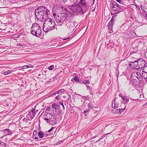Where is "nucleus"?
Here are the masks:
<instances>
[{
	"label": "nucleus",
	"instance_id": "nucleus-1",
	"mask_svg": "<svg viewBox=\"0 0 147 147\" xmlns=\"http://www.w3.org/2000/svg\"><path fill=\"white\" fill-rule=\"evenodd\" d=\"M50 14L49 10L44 6H40L35 10V15L38 20H45Z\"/></svg>",
	"mask_w": 147,
	"mask_h": 147
},
{
	"label": "nucleus",
	"instance_id": "nucleus-2",
	"mask_svg": "<svg viewBox=\"0 0 147 147\" xmlns=\"http://www.w3.org/2000/svg\"><path fill=\"white\" fill-rule=\"evenodd\" d=\"M43 26V29L44 31L47 32L53 29L57 28L55 27L54 20L50 18H47L45 19Z\"/></svg>",
	"mask_w": 147,
	"mask_h": 147
},
{
	"label": "nucleus",
	"instance_id": "nucleus-3",
	"mask_svg": "<svg viewBox=\"0 0 147 147\" xmlns=\"http://www.w3.org/2000/svg\"><path fill=\"white\" fill-rule=\"evenodd\" d=\"M131 62V63L129 65L131 67H133L134 69H136L139 71L147 67L146 61L142 59H140Z\"/></svg>",
	"mask_w": 147,
	"mask_h": 147
},
{
	"label": "nucleus",
	"instance_id": "nucleus-4",
	"mask_svg": "<svg viewBox=\"0 0 147 147\" xmlns=\"http://www.w3.org/2000/svg\"><path fill=\"white\" fill-rule=\"evenodd\" d=\"M52 107L55 110V112L57 114L60 113L61 111H63L65 110L63 102H60L59 104L54 103L52 105Z\"/></svg>",
	"mask_w": 147,
	"mask_h": 147
},
{
	"label": "nucleus",
	"instance_id": "nucleus-5",
	"mask_svg": "<svg viewBox=\"0 0 147 147\" xmlns=\"http://www.w3.org/2000/svg\"><path fill=\"white\" fill-rule=\"evenodd\" d=\"M69 8L74 12L77 14L82 13L83 14L84 13V12L83 11V9L81 7L78 5H71L69 6Z\"/></svg>",
	"mask_w": 147,
	"mask_h": 147
},
{
	"label": "nucleus",
	"instance_id": "nucleus-6",
	"mask_svg": "<svg viewBox=\"0 0 147 147\" xmlns=\"http://www.w3.org/2000/svg\"><path fill=\"white\" fill-rule=\"evenodd\" d=\"M123 8L121 5L117 3L116 2H113V6L112 8V12L114 13H117L120 12V10Z\"/></svg>",
	"mask_w": 147,
	"mask_h": 147
},
{
	"label": "nucleus",
	"instance_id": "nucleus-7",
	"mask_svg": "<svg viewBox=\"0 0 147 147\" xmlns=\"http://www.w3.org/2000/svg\"><path fill=\"white\" fill-rule=\"evenodd\" d=\"M54 17L58 25L60 26H62L66 20L65 16H62L61 15L58 16L57 15V16Z\"/></svg>",
	"mask_w": 147,
	"mask_h": 147
},
{
	"label": "nucleus",
	"instance_id": "nucleus-8",
	"mask_svg": "<svg viewBox=\"0 0 147 147\" xmlns=\"http://www.w3.org/2000/svg\"><path fill=\"white\" fill-rule=\"evenodd\" d=\"M63 7L59 4H57L52 9V11L53 16H57V14L61 11Z\"/></svg>",
	"mask_w": 147,
	"mask_h": 147
},
{
	"label": "nucleus",
	"instance_id": "nucleus-9",
	"mask_svg": "<svg viewBox=\"0 0 147 147\" xmlns=\"http://www.w3.org/2000/svg\"><path fill=\"white\" fill-rule=\"evenodd\" d=\"M40 28L39 25L37 24H33L31 28L32 34L34 35V34L36 33V32L38 31V30Z\"/></svg>",
	"mask_w": 147,
	"mask_h": 147
},
{
	"label": "nucleus",
	"instance_id": "nucleus-10",
	"mask_svg": "<svg viewBox=\"0 0 147 147\" xmlns=\"http://www.w3.org/2000/svg\"><path fill=\"white\" fill-rule=\"evenodd\" d=\"M46 122L53 125L56 124L57 119L55 116L52 115Z\"/></svg>",
	"mask_w": 147,
	"mask_h": 147
},
{
	"label": "nucleus",
	"instance_id": "nucleus-11",
	"mask_svg": "<svg viewBox=\"0 0 147 147\" xmlns=\"http://www.w3.org/2000/svg\"><path fill=\"white\" fill-rule=\"evenodd\" d=\"M52 115V114L49 113L45 112L43 115V119L47 122Z\"/></svg>",
	"mask_w": 147,
	"mask_h": 147
},
{
	"label": "nucleus",
	"instance_id": "nucleus-12",
	"mask_svg": "<svg viewBox=\"0 0 147 147\" xmlns=\"http://www.w3.org/2000/svg\"><path fill=\"white\" fill-rule=\"evenodd\" d=\"M66 26L67 27V29L69 30H73L75 27L74 23L72 22L67 23Z\"/></svg>",
	"mask_w": 147,
	"mask_h": 147
},
{
	"label": "nucleus",
	"instance_id": "nucleus-13",
	"mask_svg": "<svg viewBox=\"0 0 147 147\" xmlns=\"http://www.w3.org/2000/svg\"><path fill=\"white\" fill-rule=\"evenodd\" d=\"M130 78L131 81H135V80L136 81L137 80H138V78H137L136 72L133 73L131 75Z\"/></svg>",
	"mask_w": 147,
	"mask_h": 147
},
{
	"label": "nucleus",
	"instance_id": "nucleus-14",
	"mask_svg": "<svg viewBox=\"0 0 147 147\" xmlns=\"http://www.w3.org/2000/svg\"><path fill=\"white\" fill-rule=\"evenodd\" d=\"M113 24H114L113 23L111 22L110 21L108 24L107 25L108 30L110 33H112L113 32L112 31V26Z\"/></svg>",
	"mask_w": 147,
	"mask_h": 147
},
{
	"label": "nucleus",
	"instance_id": "nucleus-15",
	"mask_svg": "<svg viewBox=\"0 0 147 147\" xmlns=\"http://www.w3.org/2000/svg\"><path fill=\"white\" fill-rule=\"evenodd\" d=\"M5 135H10L12 134L11 131L9 129H7L3 130Z\"/></svg>",
	"mask_w": 147,
	"mask_h": 147
},
{
	"label": "nucleus",
	"instance_id": "nucleus-16",
	"mask_svg": "<svg viewBox=\"0 0 147 147\" xmlns=\"http://www.w3.org/2000/svg\"><path fill=\"white\" fill-rule=\"evenodd\" d=\"M79 3L80 5L86 7H87L88 6L87 3L85 0H80Z\"/></svg>",
	"mask_w": 147,
	"mask_h": 147
},
{
	"label": "nucleus",
	"instance_id": "nucleus-17",
	"mask_svg": "<svg viewBox=\"0 0 147 147\" xmlns=\"http://www.w3.org/2000/svg\"><path fill=\"white\" fill-rule=\"evenodd\" d=\"M136 73L139 81L140 82L142 81L143 78L142 77V74H141L140 72L138 71L137 72H136Z\"/></svg>",
	"mask_w": 147,
	"mask_h": 147
},
{
	"label": "nucleus",
	"instance_id": "nucleus-18",
	"mask_svg": "<svg viewBox=\"0 0 147 147\" xmlns=\"http://www.w3.org/2000/svg\"><path fill=\"white\" fill-rule=\"evenodd\" d=\"M41 33V30L40 27L39 29L38 30V31L36 32V33L34 34V35L35 36L37 37H39L42 35Z\"/></svg>",
	"mask_w": 147,
	"mask_h": 147
},
{
	"label": "nucleus",
	"instance_id": "nucleus-19",
	"mask_svg": "<svg viewBox=\"0 0 147 147\" xmlns=\"http://www.w3.org/2000/svg\"><path fill=\"white\" fill-rule=\"evenodd\" d=\"M136 36V34L134 32H130L128 34V38H133L134 37H135Z\"/></svg>",
	"mask_w": 147,
	"mask_h": 147
},
{
	"label": "nucleus",
	"instance_id": "nucleus-20",
	"mask_svg": "<svg viewBox=\"0 0 147 147\" xmlns=\"http://www.w3.org/2000/svg\"><path fill=\"white\" fill-rule=\"evenodd\" d=\"M116 98H115L113 100L112 103V107L113 108H117L118 106V104L115 101Z\"/></svg>",
	"mask_w": 147,
	"mask_h": 147
},
{
	"label": "nucleus",
	"instance_id": "nucleus-21",
	"mask_svg": "<svg viewBox=\"0 0 147 147\" xmlns=\"http://www.w3.org/2000/svg\"><path fill=\"white\" fill-rule=\"evenodd\" d=\"M61 11L64 14L66 15L68 13L69 10L63 7Z\"/></svg>",
	"mask_w": 147,
	"mask_h": 147
},
{
	"label": "nucleus",
	"instance_id": "nucleus-22",
	"mask_svg": "<svg viewBox=\"0 0 147 147\" xmlns=\"http://www.w3.org/2000/svg\"><path fill=\"white\" fill-rule=\"evenodd\" d=\"M122 99L123 100L125 101L124 105L125 104H127L129 101V100L127 98V97L124 96Z\"/></svg>",
	"mask_w": 147,
	"mask_h": 147
},
{
	"label": "nucleus",
	"instance_id": "nucleus-23",
	"mask_svg": "<svg viewBox=\"0 0 147 147\" xmlns=\"http://www.w3.org/2000/svg\"><path fill=\"white\" fill-rule=\"evenodd\" d=\"M33 114V116H32V118H33L34 116L36 115L34 109H32V110L31 112H29V114Z\"/></svg>",
	"mask_w": 147,
	"mask_h": 147
},
{
	"label": "nucleus",
	"instance_id": "nucleus-24",
	"mask_svg": "<svg viewBox=\"0 0 147 147\" xmlns=\"http://www.w3.org/2000/svg\"><path fill=\"white\" fill-rule=\"evenodd\" d=\"M12 72V71L11 70H7L4 72V74L5 75H7L11 73Z\"/></svg>",
	"mask_w": 147,
	"mask_h": 147
},
{
	"label": "nucleus",
	"instance_id": "nucleus-25",
	"mask_svg": "<svg viewBox=\"0 0 147 147\" xmlns=\"http://www.w3.org/2000/svg\"><path fill=\"white\" fill-rule=\"evenodd\" d=\"M142 74L144 79L147 81V72H144V73H142Z\"/></svg>",
	"mask_w": 147,
	"mask_h": 147
},
{
	"label": "nucleus",
	"instance_id": "nucleus-26",
	"mask_svg": "<svg viewBox=\"0 0 147 147\" xmlns=\"http://www.w3.org/2000/svg\"><path fill=\"white\" fill-rule=\"evenodd\" d=\"M38 136L40 138H43V133L42 132L40 131L38 133Z\"/></svg>",
	"mask_w": 147,
	"mask_h": 147
},
{
	"label": "nucleus",
	"instance_id": "nucleus-27",
	"mask_svg": "<svg viewBox=\"0 0 147 147\" xmlns=\"http://www.w3.org/2000/svg\"><path fill=\"white\" fill-rule=\"evenodd\" d=\"M80 82L81 83L84 84H89L90 83L89 80H86L82 81V82Z\"/></svg>",
	"mask_w": 147,
	"mask_h": 147
},
{
	"label": "nucleus",
	"instance_id": "nucleus-28",
	"mask_svg": "<svg viewBox=\"0 0 147 147\" xmlns=\"http://www.w3.org/2000/svg\"><path fill=\"white\" fill-rule=\"evenodd\" d=\"M65 91L64 89H61L56 92V93L59 94Z\"/></svg>",
	"mask_w": 147,
	"mask_h": 147
},
{
	"label": "nucleus",
	"instance_id": "nucleus-29",
	"mask_svg": "<svg viewBox=\"0 0 147 147\" xmlns=\"http://www.w3.org/2000/svg\"><path fill=\"white\" fill-rule=\"evenodd\" d=\"M116 16H113L112 17L111 20L110 21V22H111L113 24L114 22H115V19Z\"/></svg>",
	"mask_w": 147,
	"mask_h": 147
},
{
	"label": "nucleus",
	"instance_id": "nucleus-30",
	"mask_svg": "<svg viewBox=\"0 0 147 147\" xmlns=\"http://www.w3.org/2000/svg\"><path fill=\"white\" fill-rule=\"evenodd\" d=\"M140 7H141V9H142V11H144V12L147 13V9L144 8V7L142 6H141Z\"/></svg>",
	"mask_w": 147,
	"mask_h": 147
},
{
	"label": "nucleus",
	"instance_id": "nucleus-31",
	"mask_svg": "<svg viewBox=\"0 0 147 147\" xmlns=\"http://www.w3.org/2000/svg\"><path fill=\"white\" fill-rule=\"evenodd\" d=\"M37 132V131H34L33 132V138L34 139H35V140H37V139H38V137L36 136V135L34 134L35 132V134H36V133Z\"/></svg>",
	"mask_w": 147,
	"mask_h": 147
},
{
	"label": "nucleus",
	"instance_id": "nucleus-32",
	"mask_svg": "<svg viewBox=\"0 0 147 147\" xmlns=\"http://www.w3.org/2000/svg\"><path fill=\"white\" fill-rule=\"evenodd\" d=\"M20 33H18L13 34V36L14 38H18L20 36Z\"/></svg>",
	"mask_w": 147,
	"mask_h": 147
},
{
	"label": "nucleus",
	"instance_id": "nucleus-33",
	"mask_svg": "<svg viewBox=\"0 0 147 147\" xmlns=\"http://www.w3.org/2000/svg\"><path fill=\"white\" fill-rule=\"evenodd\" d=\"M90 2H87L88 4V5H90L89 4H90L91 5H93L94 2L95 0H90Z\"/></svg>",
	"mask_w": 147,
	"mask_h": 147
},
{
	"label": "nucleus",
	"instance_id": "nucleus-34",
	"mask_svg": "<svg viewBox=\"0 0 147 147\" xmlns=\"http://www.w3.org/2000/svg\"><path fill=\"white\" fill-rule=\"evenodd\" d=\"M125 108H124L118 109V111H119V112L120 114H121V113L123 112L124 111L125 109Z\"/></svg>",
	"mask_w": 147,
	"mask_h": 147
},
{
	"label": "nucleus",
	"instance_id": "nucleus-35",
	"mask_svg": "<svg viewBox=\"0 0 147 147\" xmlns=\"http://www.w3.org/2000/svg\"><path fill=\"white\" fill-rule=\"evenodd\" d=\"M54 68V65H52L50 66H49L48 68V69L50 70H52Z\"/></svg>",
	"mask_w": 147,
	"mask_h": 147
},
{
	"label": "nucleus",
	"instance_id": "nucleus-36",
	"mask_svg": "<svg viewBox=\"0 0 147 147\" xmlns=\"http://www.w3.org/2000/svg\"><path fill=\"white\" fill-rule=\"evenodd\" d=\"M74 79L75 81L79 82V78L78 76L74 77Z\"/></svg>",
	"mask_w": 147,
	"mask_h": 147
},
{
	"label": "nucleus",
	"instance_id": "nucleus-37",
	"mask_svg": "<svg viewBox=\"0 0 147 147\" xmlns=\"http://www.w3.org/2000/svg\"><path fill=\"white\" fill-rule=\"evenodd\" d=\"M78 0H70V1L71 4H74L76 3Z\"/></svg>",
	"mask_w": 147,
	"mask_h": 147
},
{
	"label": "nucleus",
	"instance_id": "nucleus-38",
	"mask_svg": "<svg viewBox=\"0 0 147 147\" xmlns=\"http://www.w3.org/2000/svg\"><path fill=\"white\" fill-rule=\"evenodd\" d=\"M33 116V114H29V113L27 114V117H30V119H32L33 118H32V116Z\"/></svg>",
	"mask_w": 147,
	"mask_h": 147
},
{
	"label": "nucleus",
	"instance_id": "nucleus-39",
	"mask_svg": "<svg viewBox=\"0 0 147 147\" xmlns=\"http://www.w3.org/2000/svg\"><path fill=\"white\" fill-rule=\"evenodd\" d=\"M51 107H47L46 108V111H50L51 110Z\"/></svg>",
	"mask_w": 147,
	"mask_h": 147
},
{
	"label": "nucleus",
	"instance_id": "nucleus-40",
	"mask_svg": "<svg viewBox=\"0 0 147 147\" xmlns=\"http://www.w3.org/2000/svg\"><path fill=\"white\" fill-rule=\"evenodd\" d=\"M86 87L87 88V89L88 90H89L90 91H92V88L91 87H90L89 86H87V85H86Z\"/></svg>",
	"mask_w": 147,
	"mask_h": 147
},
{
	"label": "nucleus",
	"instance_id": "nucleus-41",
	"mask_svg": "<svg viewBox=\"0 0 147 147\" xmlns=\"http://www.w3.org/2000/svg\"><path fill=\"white\" fill-rule=\"evenodd\" d=\"M0 144L1 145L3 146H6V145L5 143L2 142H0Z\"/></svg>",
	"mask_w": 147,
	"mask_h": 147
},
{
	"label": "nucleus",
	"instance_id": "nucleus-42",
	"mask_svg": "<svg viewBox=\"0 0 147 147\" xmlns=\"http://www.w3.org/2000/svg\"><path fill=\"white\" fill-rule=\"evenodd\" d=\"M88 107L90 108H92V104L91 103H89L88 104Z\"/></svg>",
	"mask_w": 147,
	"mask_h": 147
},
{
	"label": "nucleus",
	"instance_id": "nucleus-43",
	"mask_svg": "<svg viewBox=\"0 0 147 147\" xmlns=\"http://www.w3.org/2000/svg\"><path fill=\"white\" fill-rule=\"evenodd\" d=\"M119 96L120 97H121L122 98L124 96L121 93L119 94Z\"/></svg>",
	"mask_w": 147,
	"mask_h": 147
},
{
	"label": "nucleus",
	"instance_id": "nucleus-44",
	"mask_svg": "<svg viewBox=\"0 0 147 147\" xmlns=\"http://www.w3.org/2000/svg\"><path fill=\"white\" fill-rule=\"evenodd\" d=\"M48 134H47L45 133H43V137H46L48 136Z\"/></svg>",
	"mask_w": 147,
	"mask_h": 147
},
{
	"label": "nucleus",
	"instance_id": "nucleus-45",
	"mask_svg": "<svg viewBox=\"0 0 147 147\" xmlns=\"http://www.w3.org/2000/svg\"><path fill=\"white\" fill-rule=\"evenodd\" d=\"M145 15H147L146 14H145L144 13H142V16L143 17H145V18L146 17V16H145Z\"/></svg>",
	"mask_w": 147,
	"mask_h": 147
},
{
	"label": "nucleus",
	"instance_id": "nucleus-46",
	"mask_svg": "<svg viewBox=\"0 0 147 147\" xmlns=\"http://www.w3.org/2000/svg\"><path fill=\"white\" fill-rule=\"evenodd\" d=\"M55 127H52L50 129L48 130V131L49 133H50L53 129H54Z\"/></svg>",
	"mask_w": 147,
	"mask_h": 147
},
{
	"label": "nucleus",
	"instance_id": "nucleus-47",
	"mask_svg": "<svg viewBox=\"0 0 147 147\" xmlns=\"http://www.w3.org/2000/svg\"><path fill=\"white\" fill-rule=\"evenodd\" d=\"M89 111H90V110L89 109H87L86 111H84V113H87Z\"/></svg>",
	"mask_w": 147,
	"mask_h": 147
},
{
	"label": "nucleus",
	"instance_id": "nucleus-48",
	"mask_svg": "<svg viewBox=\"0 0 147 147\" xmlns=\"http://www.w3.org/2000/svg\"><path fill=\"white\" fill-rule=\"evenodd\" d=\"M31 66H30V65H25V66H23V67H27V68H28V67L31 68Z\"/></svg>",
	"mask_w": 147,
	"mask_h": 147
},
{
	"label": "nucleus",
	"instance_id": "nucleus-49",
	"mask_svg": "<svg viewBox=\"0 0 147 147\" xmlns=\"http://www.w3.org/2000/svg\"><path fill=\"white\" fill-rule=\"evenodd\" d=\"M119 72L118 71H117L116 72V75H117V78H118V75L119 74Z\"/></svg>",
	"mask_w": 147,
	"mask_h": 147
},
{
	"label": "nucleus",
	"instance_id": "nucleus-50",
	"mask_svg": "<svg viewBox=\"0 0 147 147\" xmlns=\"http://www.w3.org/2000/svg\"><path fill=\"white\" fill-rule=\"evenodd\" d=\"M60 97L59 96H58L56 97V98L57 100H59L60 99Z\"/></svg>",
	"mask_w": 147,
	"mask_h": 147
},
{
	"label": "nucleus",
	"instance_id": "nucleus-51",
	"mask_svg": "<svg viewBox=\"0 0 147 147\" xmlns=\"http://www.w3.org/2000/svg\"><path fill=\"white\" fill-rule=\"evenodd\" d=\"M116 1H117V2L121 3V2H122V0H115Z\"/></svg>",
	"mask_w": 147,
	"mask_h": 147
},
{
	"label": "nucleus",
	"instance_id": "nucleus-52",
	"mask_svg": "<svg viewBox=\"0 0 147 147\" xmlns=\"http://www.w3.org/2000/svg\"><path fill=\"white\" fill-rule=\"evenodd\" d=\"M59 1H63L65 3V2H66L67 1V0H60Z\"/></svg>",
	"mask_w": 147,
	"mask_h": 147
},
{
	"label": "nucleus",
	"instance_id": "nucleus-53",
	"mask_svg": "<svg viewBox=\"0 0 147 147\" xmlns=\"http://www.w3.org/2000/svg\"><path fill=\"white\" fill-rule=\"evenodd\" d=\"M57 94V93H56V92H55L53 94H51V96H53V95H55V94Z\"/></svg>",
	"mask_w": 147,
	"mask_h": 147
},
{
	"label": "nucleus",
	"instance_id": "nucleus-54",
	"mask_svg": "<svg viewBox=\"0 0 147 147\" xmlns=\"http://www.w3.org/2000/svg\"><path fill=\"white\" fill-rule=\"evenodd\" d=\"M135 53V52H134V51H132V52H131V53H130V54L131 55V54H133L134 53Z\"/></svg>",
	"mask_w": 147,
	"mask_h": 147
},
{
	"label": "nucleus",
	"instance_id": "nucleus-55",
	"mask_svg": "<svg viewBox=\"0 0 147 147\" xmlns=\"http://www.w3.org/2000/svg\"><path fill=\"white\" fill-rule=\"evenodd\" d=\"M142 69H143V70H142V73H144V72H145L144 71V68H143Z\"/></svg>",
	"mask_w": 147,
	"mask_h": 147
},
{
	"label": "nucleus",
	"instance_id": "nucleus-56",
	"mask_svg": "<svg viewBox=\"0 0 147 147\" xmlns=\"http://www.w3.org/2000/svg\"><path fill=\"white\" fill-rule=\"evenodd\" d=\"M143 97V95H142V94H141L140 95V98H141V97Z\"/></svg>",
	"mask_w": 147,
	"mask_h": 147
},
{
	"label": "nucleus",
	"instance_id": "nucleus-57",
	"mask_svg": "<svg viewBox=\"0 0 147 147\" xmlns=\"http://www.w3.org/2000/svg\"><path fill=\"white\" fill-rule=\"evenodd\" d=\"M145 16H146V18H145V19H146V20H147V15H145Z\"/></svg>",
	"mask_w": 147,
	"mask_h": 147
},
{
	"label": "nucleus",
	"instance_id": "nucleus-58",
	"mask_svg": "<svg viewBox=\"0 0 147 147\" xmlns=\"http://www.w3.org/2000/svg\"><path fill=\"white\" fill-rule=\"evenodd\" d=\"M117 113H119V111H118V109L117 111Z\"/></svg>",
	"mask_w": 147,
	"mask_h": 147
},
{
	"label": "nucleus",
	"instance_id": "nucleus-59",
	"mask_svg": "<svg viewBox=\"0 0 147 147\" xmlns=\"http://www.w3.org/2000/svg\"><path fill=\"white\" fill-rule=\"evenodd\" d=\"M22 69H25L26 68H27V67H22Z\"/></svg>",
	"mask_w": 147,
	"mask_h": 147
},
{
	"label": "nucleus",
	"instance_id": "nucleus-60",
	"mask_svg": "<svg viewBox=\"0 0 147 147\" xmlns=\"http://www.w3.org/2000/svg\"><path fill=\"white\" fill-rule=\"evenodd\" d=\"M55 78H52L51 79H53V81H54L55 80Z\"/></svg>",
	"mask_w": 147,
	"mask_h": 147
},
{
	"label": "nucleus",
	"instance_id": "nucleus-61",
	"mask_svg": "<svg viewBox=\"0 0 147 147\" xmlns=\"http://www.w3.org/2000/svg\"><path fill=\"white\" fill-rule=\"evenodd\" d=\"M120 3L122 4H123V2L122 1V2H121V3Z\"/></svg>",
	"mask_w": 147,
	"mask_h": 147
},
{
	"label": "nucleus",
	"instance_id": "nucleus-62",
	"mask_svg": "<svg viewBox=\"0 0 147 147\" xmlns=\"http://www.w3.org/2000/svg\"><path fill=\"white\" fill-rule=\"evenodd\" d=\"M5 141H6V140H7V138H6L5 139Z\"/></svg>",
	"mask_w": 147,
	"mask_h": 147
},
{
	"label": "nucleus",
	"instance_id": "nucleus-63",
	"mask_svg": "<svg viewBox=\"0 0 147 147\" xmlns=\"http://www.w3.org/2000/svg\"><path fill=\"white\" fill-rule=\"evenodd\" d=\"M110 30H111V28H110Z\"/></svg>",
	"mask_w": 147,
	"mask_h": 147
},
{
	"label": "nucleus",
	"instance_id": "nucleus-64",
	"mask_svg": "<svg viewBox=\"0 0 147 147\" xmlns=\"http://www.w3.org/2000/svg\"><path fill=\"white\" fill-rule=\"evenodd\" d=\"M111 14H113L112 13V12H111Z\"/></svg>",
	"mask_w": 147,
	"mask_h": 147
}]
</instances>
